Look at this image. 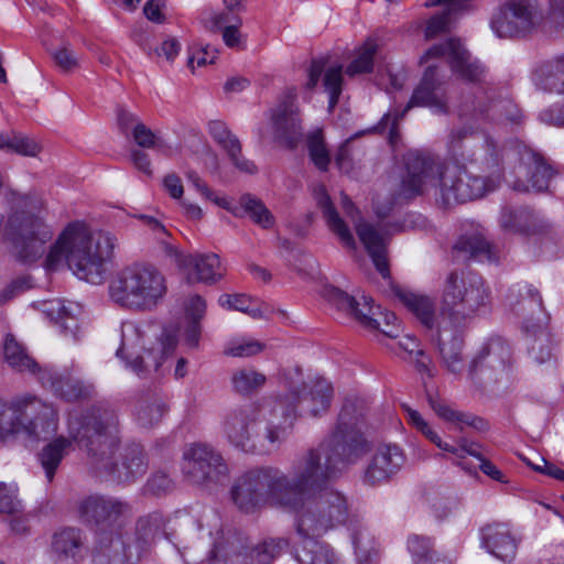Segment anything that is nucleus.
Returning <instances> with one entry per match:
<instances>
[{"mask_svg":"<svg viewBox=\"0 0 564 564\" xmlns=\"http://www.w3.org/2000/svg\"><path fill=\"white\" fill-rule=\"evenodd\" d=\"M183 458V473L193 485L210 489L228 479L227 463L220 452L208 444H192Z\"/></svg>","mask_w":564,"mask_h":564,"instance_id":"obj_16","label":"nucleus"},{"mask_svg":"<svg viewBox=\"0 0 564 564\" xmlns=\"http://www.w3.org/2000/svg\"><path fill=\"white\" fill-rule=\"evenodd\" d=\"M454 252L464 259L497 262L491 245L481 234L463 235L453 247Z\"/></svg>","mask_w":564,"mask_h":564,"instance_id":"obj_41","label":"nucleus"},{"mask_svg":"<svg viewBox=\"0 0 564 564\" xmlns=\"http://www.w3.org/2000/svg\"><path fill=\"white\" fill-rule=\"evenodd\" d=\"M307 496L301 497V502L294 507H286V506H280L274 503L271 500H267L264 502H260L254 509L270 505L272 507L281 508L288 511H293L295 513L294 518V524L297 534L303 538V543L301 546L295 549L294 557L299 562V564H340L336 555L334 554L333 550L327 545L319 541H317V538L326 533L328 530L345 523L347 520L348 514L340 521L332 527L327 528L325 531L319 533H310V532H302L299 527V517L303 509L304 503L306 502Z\"/></svg>","mask_w":564,"mask_h":564,"instance_id":"obj_22","label":"nucleus"},{"mask_svg":"<svg viewBox=\"0 0 564 564\" xmlns=\"http://www.w3.org/2000/svg\"><path fill=\"white\" fill-rule=\"evenodd\" d=\"M491 292L481 275L453 270L444 279L441 313L455 326L466 325L490 305Z\"/></svg>","mask_w":564,"mask_h":564,"instance_id":"obj_8","label":"nucleus"},{"mask_svg":"<svg viewBox=\"0 0 564 564\" xmlns=\"http://www.w3.org/2000/svg\"><path fill=\"white\" fill-rule=\"evenodd\" d=\"M78 311L79 307L77 305H65L61 300L50 301L46 303V308L44 310L46 315L59 327L61 332L65 336H70L74 339H77L79 329L76 316V312Z\"/></svg>","mask_w":564,"mask_h":564,"instance_id":"obj_42","label":"nucleus"},{"mask_svg":"<svg viewBox=\"0 0 564 564\" xmlns=\"http://www.w3.org/2000/svg\"><path fill=\"white\" fill-rule=\"evenodd\" d=\"M530 217L531 213L527 209H512L505 206L500 212L499 225L505 231L523 234L530 230V226L527 223Z\"/></svg>","mask_w":564,"mask_h":564,"instance_id":"obj_50","label":"nucleus"},{"mask_svg":"<svg viewBox=\"0 0 564 564\" xmlns=\"http://www.w3.org/2000/svg\"><path fill=\"white\" fill-rule=\"evenodd\" d=\"M11 209L8 220L10 230L17 234L15 247L18 258L24 263H33L45 252V245L52 239L53 232L41 216V200L35 196L12 192Z\"/></svg>","mask_w":564,"mask_h":564,"instance_id":"obj_9","label":"nucleus"},{"mask_svg":"<svg viewBox=\"0 0 564 564\" xmlns=\"http://www.w3.org/2000/svg\"><path fill=\"white\" fill-rule=\"evenodd\" d=\"M174 488V482L171 477L164 471H156L151 475L144 485V494L155 497L164 496L171 492Z\"/></svg>","mask_w":564,"mask_h":564,"instance_id":"obj_58","label":"nucleus"},{"mask_svg":"<svg viewBox=\"0 0 564 564\" xmlns=\"http://www.w3.org/2000/svg\"><path fill=\"white\" fill-rule=\"evenodd\" d=\"M532 82L538 90L564 95V55L536 66L532 74Z\"/></svg>","mask_w":564,"mask_h":564,"instance_id":"obj_34","label":"nucleus"},{"mask_svg":"<svg viewBox=\"0 0 564 564\" xmlns=\"http://www.w3.org/2000/svg\"><path fill=\"white\" fill-rule=\"evenodd\" d=\"M481 128L478 123L475 126H463L459 128H454L451 130L448 134L447 147L449 152L462 162L465 163H477L481 158L482 149L485 145V140L490 138L489 135H485L482 139L481 147L477 151H471L465 142L474 139L476 137L477 130Z\"/></svg>","mask_w":564,"mask_h":564,"instance_id":"obj_36","label":"nucleus"},{"mask_svg":"<svg viewBox=\"0 0 564 564\" xmlns=\"http://www.w3.org/2000/svg\"><path fill=\"white\" fill-rule=\"evenodd\" d=\"M482 155L477 163V170L484 175L468 171L465 162L462 164H445L438 187L437 205L449 208L457 204L478 199L495 191L501 183L503 166L510 152L492 138L485 140Z\"/></svg>","mask_w":564,"mask_h":564,"instance_id":"obj_4","label":"nucleus"},{"mask_svg":"<svg viewBox=\"0 0 564 564\" xmlns=\"http://www.w3.org/2000/svg\"><path fill=\"white\" fill-rule=\"evenodd\" d=\"M23 511L22 501L18 498V487L14 484L0 482V512L18 514Z\"/></svg>","mask_w":564,"mask_h":564,"instance_id":"obj_55","label":"nucleus"},{"mask_svg":"<svg viewBox=\"0 0 564 564\" xmlns=\"http://www.w3.org/2000/svg\"><path fill=\"white\" fill-rule=\"evenodd\" d=\"M378 54V44L375 40L368 39L358 50L357 56L346 68L348 76L370 73L373 68V62Z\"/></svg>","mask_w":564,"mask_h":564,"instance_id":"obj_48","label":"nucleus"},{"mask_svg":"<svg viewBox=\"0 0 564 564\" xmlns=\"http://www.w3.org/2000/svg\"><path fill=\"white\" fill-rule=\"evenodd\" d=\"M481 544L490 554L505 562L512 561L518 549L517 539L506 523H492L484 527Z\"/></svg>","mask_w":564,"mask_h":564,"instance_id":"obj_32","label":"nucleus"},{"mask_svg":"<svg viewBox=\"0 0 564 564\" xmlns=\"http://www.w3.org/2000/svg\"><path fill=\"white\" fill-rule=\"evenodd\" d=\"M512 154L519 155L518 180L513 183V188L519 192L549 191L551 181L557 174L556 167L542 154L524 144L517 145Z\"/></svg>","mask_w":564,"mask_h":564,"instance_id":"obj_19","label":"nucleus"},{"mask_svg":"<svg viewBox=\"0 0 564 564\" xmlns=\"http://www.w3.org/2000/svg\"><path fill=\"white\" fill-rule=\"evenodd\" d=\"M237 209L242 217L245 214L248 215L252 221L263 229H269L274 225V217L271 212L265 207L263 202L251 194H243L239 198V207H232Z\"/></svg>","mask_w":564,"mask_h":564,"instance_id":"obj_47","label":"nucleus"},{"mask_svg":"<svg viewBox=\"0 0 564 564\" xmlns=\"http://www.w3.org/2000/svg\"><path fill=\"white\" fill-rule=\"evenodd\" d=\"M68 434L86 452L90 466L100 475L121 484H132L148 469V459L140 444H127L119 453V417L107 404H95L68 419Z\"/></svg>","mask_w":564,"mask_h":564,"instance_id":"obj_2","label":"nucleus"},{"mask_svg":"<svg viewBox=\"0 0 564 564\" xmlns=\"http://www.w3.org/2000/svg\"><path fill=\"white\" fill-rule=\"evenodd\" d=\"M414 107H425L431 109L436 115L449 113L448 97L442 82L437 78L436 67L430 65L420 80L419 85L413 90V94L401 112L393 115L392 134L397 122L405 116V113Z\"/></svg>","mask_w":564,"mask_h":564,"instance_id":"obj_24","label":"nucleus"},{"mask_svg":"<svg viewBox=\"0 0 564 564\" xmlns=\"http://www.w3.org/2000/svg\"><path fill=\"white\" fill-rule=\"evenodd\" d=\"M271 119L276 137L294 148L302 138V127L293 95L285 96L272 111Z\"/></svg>","mask_w":564,"mask_h":564,"instance_id":"obj_30","label":"nucleus"},{"mask_svg":"<svg viewBox=\"0 0 564 564\" xmlns=\"http://www.w3.org/2000/svg\"><path fill=\"white\" fill-rule=\"evenodd\" d=\"M56 430L53 409L35 399L0 402V441L4 444L20 435L31 442L45 441Z\"/></svg>","mask_w":564,"mask_h":564,"instance_id":"obj_10","label":"nucleus"},{"mask_svg":"<svg viewBox=\"0 0 564 564\" xmlns=\"http://www.w3.org/2000/svg\"><path fill=\"white\" fill-rule=\"evenodd\" d=\"M134 142L144 149L161 148L162 141L154 132L148 128L143 122L135 126V129L130 133Z\"/></svg>","mask_w":564,"mask_h":564,"instance_id":"obj_61","label":"nucleus"},{"mask_svg":"<svg viewBox=\"0 0 564 564\" xmlns=\"http://www.w3.org/2000/svg\"><path fill=\"white\" fill-rule=\"evenodd\" d=\"M405 462V453L398 444L381 443L365 469L364 481L369 486L388 482L402 469Z\"/></svg>","mask_w":564,"mask_h":564,"instance_id":"obj_28","label":"nucleus"},{"mask_svg":"<svg viewBox=\"0 0 564 564\" xmlns=\"http://www.w3.org/2000/svg\"><path fill=\"white\" fill-rule=\"evenodd\" d=\"M167 291L162 272L151 263L134 262L123 267L109 283L110 299L133 312L154 310Z\"/></svg>","mask_w":564,"mask_h":564,"instance_id":"obj_7","label":"nucleus"},{"mask_svg":"<svg viewBox=\"0 0 564 564\" xmlns=\"http://www.w3.org/2000/svg\"><path fill=\"white\" fill-rule=\"evenodd\" d=\"M174 332L153 323L123 322L121 344L116 356L142 379H158L176 348Z\"/></svg>","mask_w":564,"mask_h":564,"instance_id":"obj_5","label":"nucleus"},{"mask_svg":"<svg viewBox=\"0 0 564 564\" xmlns=\"http://www.w3.org/2000/svg\"><path fill=\"white\" fill-rule=\"evenodd\" d=\"M538 0H508L491 19V29L499 37L524 35L542 21Z\"/></svg>","mask_w":564,"mask_h":564,"instance_id":"obj_17","label":"nucleus"},{"mask_svg":"<svg viewBox=\"0 0 564 564\" xmlns=\"http://www.w3.org/2000/svg\"><path fill=\"white\" fill-rule=\"evenodd\" d=\"M79 514L87 524H94L98 529L96 545L102 533L116 539L123 535L122 523L133 514L132 505L112 496H89L79 505Z\"/></svg>","mask_w":564,"mask_h":564,"instance_id":"obj_15","label":"nucleus"},{"mask_svg":"<svg viewBox=\"0 0 564 564\" xmlns=\"http://www.w3.org/2000/svg\"><path fill=\"white\" fill-rule=\"evenodd\" d=\"M289 544L285 538H267L249 551L245 535L227 531L214 543L208 564H271Z\"/></svg>","mask_w":564,"mask_h":564,"instance_id":"obj_12","label":"nucleus"},{"mask_svg":"<svg viewBox=\"0 0 564 564\" xmlns=\"http://www.w3.org/2000/svg\"><path fill=\"white\" fill-rule=\"evenodd\" d=\"M184 310L183 340L189 348H197L202 335L200 322L207 310L206 301L198 294L192 295L186 300Z\"/></svg>","mask_w":564,"mask_h":564,"instance_id":"obj_38","label":"nucleus"},{"mask_svg":"<svg viewBox=\"0 0 564 564\" xmlns=\"http://www.w3.org/2000/svg\"><path fill=\"white\" fill-rule=\"evenodd\" d=\"M510 359L509 344L500 337L490 338L471 359L468 379L481 389L488 388L499 381Z\"/></svg>","mask_w":564,"mask_h":564,"instance_id":"obj_18","label":"nucleus"},{"mask_svg":"<svg viewBox=\"0 0 564 564\" xmlns=\"http://www.w3.org/2000/svg\"><path fill=\"white\" fill-rule=\"evenodd\" d=\"M117 238L109 231L91 232L83 223L66 227L58 240L51 247L45 268L56 270L64 261L80 280L100 284L105 263L112 258Z\"/></svg>","mask_w":564,"mask_h":564,"instance_id":"obj_3","label":"nucleus"},{"mask_svg":"<svg viewBox=\"0 0 564 564\" xmlns=\"http://www.w3.org/2000/svg\"><path fill=\"white\" fill-rule=\"evenodd\" d=\"M264 345L256 339H241L231 341L225 349V354L232 357H250L261 352Z\"/></svg>","mask_w":564,"mask_h":564,"instance_id":"obj_59","label":"nucleus"},{"mask_svg":"<svg viewBox=\"0 0 564 564\" xmlns=\"http://www.w3.org/2000/svg\"><path fill=\"white\" fill-rule=\"evenodd\" d=\"M164 523L163 514L154 511L138 519L133 538L126 534L112 539L107 533L100 534L93 550V563L135 564L162 532Z\"/></svg>","mask_w":564,"mask_h":564,"instance_id":"obj_11","label":"nucleus"},{"mask_svg":"<svg viewBox=\"0 0 564 564\" xmlns=\"http://www.w3.org/2000/svg\"><path fill=\"white\" fill-rule=\"evenodd\" d=\"M394 296L424 325L432 328L435 319L434 301L423 294L394 286Z\"/></svg>","mask_w":564,"mask_h":564,"instance_id":"obj_39","label":"nucleus"},{"mask_svg":"<svg viewBox=\"0 0 564 564\" xmlns=\"http://www.w3.org/2000/svg\"><path fill=\"white\" fill-rule=\"evenodd\" d=\"M341 208L345 215L352 221L359 240L362 242L379 273L384 279L389 278L390 273L386 256L389 231L378 229L373 225L364 221L358 208L345 193H341Z\"/></svg>","mask_w":564,"mask_h":564,"instance_id":"obj_20","label":"nucleus"},{"mask_svg":"<svg viewBox=\"0 0 564 564\" xmlns=\"http://www.w3.org/2000/svg\"><path fill=\"white\" fill-rule=\"evenodd\" d=\"M294 410L285 402L268 399L261 403H248L226 413L223 420V433L227 442L243 453L257 451L254 426L265 422L264 438L271 445H279L286 431L293 426Z\"/></svg>","mask_w":564,"mask_h":564,"instance_id":"obj_6","label":"nucleus"},{"mask_svg":"<svg viewBox=\"0 0 564 564\" xmlns=\"http://www.w3.org/2000/svg\"><path fill=\"white\" fill-rule=\"evenodd\" d=\"M227 153L231 163L242 173L253 174L257 172L256 164L241 154V143L234 133L225 142L219 144Z\"/></svg>","mask_w":564,"mask_h":564,"instance_id":"obj_52","label":"nucleus"},{"mask_svg":"<svg viewBox=\"0 0 564 564\" xmlns=\"http://www.w3.org/2000/svg\"><path fill=\"white\" fill-rule=\"evenodd\" d=\"M446 56L453 73L469 83L487 85V69L477 59L471 58L469 52L459 40L449 39L429 48L421 57V62H427L434 57Z\"/></svg>","mask_w":564,"mask_h":564,"instance_id":"obj_21","label":"nucleus"},{"mask_svg":"<svg viewBox=\"0 0 564 564\" xmlns=\"http://www.w3.org/2000/svg\"><path fill=\"white\" fill-rule=\"evenodd\" d=\"M323 85L329 95L328 108L334 109L338 102L343 86V67L340 65L328 67L325 70Z\"/></svg>","mask_w":564,"mask_h":564,"instance_id":"obj_54","label":"nucleus"},{"mask_svg":"<svg viewBox=\"0 0 564 564\" xmlns=\"http://www.w3.org/2000/svg\"><path fill=\"white\" fill-rule=\"evenodd\" d=\"M74 438L59 436L47 443L39 453V460L45 471L46 479L51 482L63 458L68 454Z\"/></svg>","mask_w":564,"mask_h":564,"instance_id":"obj_43","label":"nucleus"},{"mask_svg":"<svg viewBox=\"0 0 564 564\" xmlns=\"http://www.w3.org/2000/svg\"><path fill=\"white\" fill-rule=\"evenodd\" d=\"M333 399V387L325 379H316L302 389L291 388L284 398L272 401L285 402L290 410H294L293 422L297 414L316 417L326 413Z\"/></svg>","mask_w":564,"mask_h":564,"instance_id":"obj_23","label":"nucleus"},{"mask_svg":"<svg viewBox=\"0 0 564 564\" xmlns=\"http://www.w3.org/2000/svg\"><path fill=\"white\" fill-rule=\"evenodd\" d=\"M351 540L355 554L359 564H377L379 550L375 538L364 524H357L351 529Z\"/></svg>","mask_w":564,"mask_h":564,"instance_id":"obj_44","label":"nucleus"},{"mask_svg":"<svg viewBox=\"0 0 564 564\" xmlns=\"http://www.w3.org/2000/svg\"><path fill=\"white\" fill-rule=\"evenodd\" d=\"M4 358L11 368L20 372H30L39 377L40 370L43 369L25 352L12 335L6 337Z\"/></svg>","mask_w":564,"mask_h":564,"instance_id":"obj_46","label":"nucleus"},{"mask_svg":"<svg viewBox=\"0 0 564 564\" xmlns=\"http://www.w3.org/2000/svg\"><path fill=\"white\" fill-rule=\"evenodd\" d=\"M506 302L510 310L523 319V329L525 332H535V327L547 326L550 315L543 306L540 291L532 284H517L512 286L509 290Z\"/></svg>","mask_w":564,"mask_h":564,"instance_id":"obj_25","label":"nucleus"},{"mask_svg":"<svg viewBox=\"0 0 564 564\" xmlns=\"http://www.w3.org/2000/svg\"><path fill=\"white\" fill-rule=\"evenodd\" d=\"M322 294L326 301L336 306L337 310L352 316L362 327L369 330L379 329L386 336L395 337L391 329H380V323L376 318V310H379V307L371 304L372 300L370 297L362 295L358 300L333 285H325Z\"/></svg>","mask_w":564,"mask_h":564,"instance_id":"obj_26","label":"nucleus"},{"mask_svg":"<svg viewBox=\"0 0 564 564\" xmlns=\"http://www.w3.org/2000/svg\"><path fill=\"white\" fill-rule=\"evenodd\" d=\"M167 397L158 387H148L137 395L133 417L143 429H151L161 423L169 412Z\"/></svg>","mask_w":564,"mask_h":564,"instance_id":"obj_29","label":"nucleus"},{"mask_svg":"<svg viewBox=\"0 0 564 564\" xmlns=\"http://www.w3.org/2000/svg\"><path fill=\"white\" fill-rule=\"evenodd\" d=\"M528 334V355L536 365L555 364L557 359V345L552 335L547 332V326L535 327L534 330L525 332Z\"/></svg>","mask_w":564,"mask_h":564,"instance_id":"obj_37","label":"nucleus"},{"mask_svg":"<svg viewBox=\"0 0 564 564\" xmlns=\"http://www.w3.org/2000/svg\"><path fill=\"white\" fill-rule=\"evenodd\" d=\"M429 403L434 412L443 420L447 422H452L460 426V423L464 417V412H458L452 409L445 402L434 399L432 397L429 398Z\"/></svg>","mask_w":564,"mask_h":564,"instance_id":"obj_62","label":"nucleus"},{"mask_svg":"<svg viewBox=\"0 0 564 564\" xmlns=\"http://www.w3.org/2000/svg\"><path fill=\"white\" fill-rule=\"evenodd\" d=\"M539 119L547 126L564 128V102L546 107L539 113Z\"/></svg>","mask_w":564,"mask_h":564,"instance_id":"obj_63","label":"nucleus"},{"mask_svg":"<svg viewBox=\"0 0 564 564\" xmlns=\"http://www.w3.org/2000/svg\"><path fill=\"white\" fill-rule=\"evenodd\" d=\"M39 380L43 387L50 388L56 395L67 401L86 399L94 392L91 384H86L69 375H61L47 367L40 370Z\"/></svg>","mask_w":564,"mask_h":564,"instance_id":"obj_31","label":"nucleus"},{"mask_svg":"<svg viewBox=\"0 0 564 564\" xmlns=\"http://www.w3.org/2000/svg\"><path fill=\"white\" fill-rule=\"evenodd\" d=\"M404 165L399 195L404 198L425 195L437 204L444 163L432 155L410 153L404 159Z\"/></svg>","mask_w":564,"mask_h":564,"instance_id":"obj_14","label":"nucleus"},{"mask_svg":"<svg viewBox=\"0 0 564 564\" xmlns=\"http://www.w3.org/2000/svg\"><path fill=\"white\" fill-rule=\"evenodd\" d=\"M408 549L413 556V564H446L433 550L430 538L413 535L408 540Z\"/></svg>","mask_w":564,"mask_h":564,"instance_id":"obj_49","label":"nucleus"},{"mask_svg":"<svg viewBox=\"0 0 564 564\" xmlns=\"http://www.w3.org/2000/svg\"><path fill=\"white\" fill-rule=\"evenodd\" d=\"M52 550L58 560L75 564L83 562L88 554L86 536L77 528H64L54 533Z\"/></svg>","mask_w":564,"mask_h":564,"instance_id":"obj_33","label":"nucleus"},{"mask_svg":"<svg viewBox=\"0 0 564 564\" xmlns=\"http://www.w3.org/2000/svg\"><path fill=\"white\" fill-rule=\"evenodd\" d=\"M464 341L463 338L457 335L446 336V332L441 333L438 336V354L441 358V365L446 371L454 376H460L464 367Z\"/></svg>","mask_w":564,"mask_h":564,"instance_id":"obj_40","label":"nucleus"},{"mask_svg":"<svg viewBox=\"0 0 564 564\" xmlns=\"http://www.w3.org/2000/svg\"><path fill=\"white\" fill-rule=\"evenodd\" d=\"M315 199L330 231L339 238L345 247L355 249L356 241L354 236L344 219L337 213L324 186H318L315 189Z\"/></svg>","mask_w":564,"mask_h":564,"instance_id":"obj_35","label":"nucleus"},{"mask_svg":"<svg viewBox=\"0 0 564 564\" xmlns=\"http://www.w3.org/2000/svg\"><path fill=\"white\" fill-rule=\"evenodd\" d=\"M366 412L364 400L347 398L329 434L295 460L290 474L265 466L241 475L231 490L236 506L245 512L267 500L294 507L307 496L299 517L302 532L319 533L340 522L348 514L347 498L328 484L370 452Z\"/></svg>","mask_w":564,"mask_h":564,"instance_id":"obj_1","label":"nucleus"},{"mask_svg":"<svg viewBox=\"0 0 564 564\" xmlns=\"http://www.w3.org/2000/svg\"><path fill=\"white\" fill-rule=\"evenodd\" d=\"M467 0H436L433 4H445V9L433 15L426 24L425 36L426 39H433L438 34L448 31L452 15L464 11L468 7Z\"/></svg>","mask_w":564,"mask_h":564,"instance_id":"obj_45","label":"nucleus"},{"mask_svg":"<svg viewBox=\"0 0 564 564\" xmlns=\"http://www.w3.org/2000/svg\"><path fill=\"white\" fill-rule=\"evenodd\" d=\"M234 389L240 394H250L265 382V376L253 369H240L232 376Z\"/></svg>","mask_w":564,"mask_h":564,"instance_id":"obj_53","label":"nucleus"},{"mask_svg":"<svg viewBox=\"0 0 564 564\" xmlns=\"http://www.w3.org/2000/svg\"><path fill=\"white\" fill-rule=\"evenodd\" d=\"M458 116L466 121L484 124H519L522 112L519 107L501 91L492 87H479L471 100L462 104Z\"/></svg>","mask_w":564,"mask_h":564,"instance_id":"obj_13","label":"nucleus"},{"mask_svg":"<svg viewBox=\"0 0 564 564\" xmlns=\"http://www.w3.org/2000/svg\"><path fill=\"white\" fill-rule=\"evenodd\" d=\"M306 143L310 158L314 165L323 172L327 171L330 163V156L322 130L316 129L308 133Z\"/></svg>","mask_w":564,"mask_h":564,"instance_id":"obj_51","label":"nucleus"},{"mask_svg":"<svg viewBox=\"0 0 564 564\" xmlns=\"http://www.w3.org/2000/svg\"><path fill=\"white\" fill-rule=\"evenodd\" d=\"M0 148L9 149L19 154L29 156H34L40 151L39 144L34 140L23 134H13L12 137H8L6 139L1 138Z\"/></svg>","mask_w":564,"mask_h":564,"instance_id":"obj_56","label":"nucleus"},{"mask_svg":"<svg viewBox=\"0 0 564 564\" xmlns=\"http://www.w3.org/2000/svg\"><path fill=\"white\" fill-rule=\"evenodd\" d=\"M165 252L176 265L187 272L188 280L205 284H215L224 276L221 262L216 253H183L171 245H165Z\"/></svg>","mask_w":564,"mask_h":564,"instance_id":"obj_27","label":"nucleus"},{"mask_svg":"<svg viewBox=\"0 0 564 564\" xmlns=\"http://www.w3.org/2000/svg\"><path fill=\"white\" fill-rule=\"evenodd\" d=\"M188 182L206 198L214 202L216 205L229 210L234 216H240L237 209H231L230 203L225 197H218L207 186V184L199 177L195 171L186 173Z\"/></svg>","mask_w":564,"mask_h":564,"instance_id":"obj_57","label":"nucleus"},{"mask_svg":"<svg viewBox=\"0 0 564 564\" xmlns=\"http://www.w3.org/2000/svg\"><path fill=\"white\" fill-rule=\"evenodd\" d=\"M218 51L210 45L205 46H192L189 48V55L187 59V65L192 69H194V63L196 62L197 66H204L206 64H213L217 57Z\"/></svg>","mask_w":564,"mask_h":564,"instance_id":"obj_60","label":"nucleus"},{"mask_svg":"<svg viewBox=\"0 0 564 564\" xmlns=\"http://www.w3.org/2000/svg\"><path fill=\"white\" fill-rule=\"evenodd\" d=\"M234 11L212 12L209 18L206 20V28L212 32H218L224 30L226 25L235 23V18H241L238 14H234Z\"/></svg>","mask_w":564,"mask_h":564,"instance_id":"obj_64","label":"nucleus"}]
</instances>
